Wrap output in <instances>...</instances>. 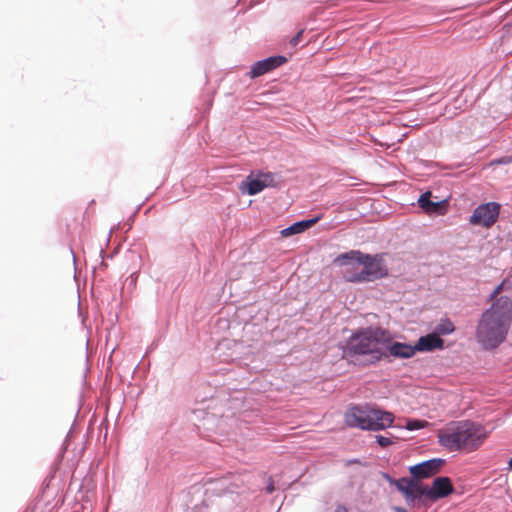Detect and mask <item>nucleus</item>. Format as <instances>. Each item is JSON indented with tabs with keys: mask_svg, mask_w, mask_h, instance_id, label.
<instances>
[{
	"mask_svg": "<svg viewBox=\"0 0 512 512\" xmlns=\"http://www.w3.org/2000/svg\"><path fill=\"white\" fill-rule=\"evenodd\" d=\"M394 419L393 413L370 405L350 406L344 414V421L347 426L361 430H383L390 427Z\"/></svg>",
	"mask_w": 512,
	"mask_h": 512,
	"instance_id": "4",
	"label": "nucleus"
},
{
	"mask_svg": "<svg viewBox=\"0 0 512 512\" xmlns=\"http://www.w3.org/2000/svg\"><path fill=\"white\" fill-rule=\"evenodd\" d=\"M389 353L395 358H410L415 355V345L394 342L389 346Z\"/></svg>",
	"mask_w": 512,
	"mask_h": 512,
	"instance_id": "15",
	"label": "nucleus"
},
{
	"mask_svg": "<svg viewBox=\"0 0 512 512\" xmlns=\"http://www.w3.org/2000/svg\"><path fill=\"white\" fill-rule=\"evenodd\" d=\"M274 490H275L274 483H273L272 479L270 478L269 483L266 487V491H267V493L271 494Z\"/></svg>",
	"mask_w": 512,
	"mask_h": 512,
	"instance_id": "22",
	"label": "nucleus"
},
{
	"mask_svg": "<svg viewBox=\"0 0 512 512\" xmlns=\"http://www.w3.org/2000/svg\"><path fill=\"white\" fill-rule=\"evenodd\" d=\"M376 441L383 448H386V447L390 446L391 444H393V440L390 437H386V436H382V435H377Z\"/></svg>",
	"mask_w": 512,
	"mask_h": 512,
	"instance_id": "19",
	"label": "nucleus"
},
{
	"mask_svg": "<svg viewBox=\"0 0 512 512\" xmlns=\"http://www.w3.org/2000/svg\"><path fill=\"white\" fill-rule=\"evenodd\" d=\"M453 492V486L448 477H438L436 478L431 488L425 486V496L431 500H437L439 498H443L448 496Z\"/></svg>",
	"mask_w": 512,
	"mask_h": 512,
	"instance_id": "8",
	"label": "nucleus"
},
{
	"mask_svg": "<svg viewBox=\"0 0 512 512\" xmlns=\"http://www.w3.org/2000/svg\"><path fill=\"white\" fill-rule=\"evenodd\" d=\"M427 425L428 422L424 420H408L406 423V428L408 430H418L426 427Z\"/></svg>",
	"mask_w": 512,
	"mask_h": 512,
	"instance_id": "17",
	"label": "nucleus"
},
{
	"mask_svg": "<svg viewBox=\"0 0 512 512\" xmlns=\"http://www.w3.org/2000/svg\"><path fill=\"white\" fill-rule=\"evenodd\" d=\"M438 330L442 334H449L454 331V325L451 321L445 320L439 325Z\"/></svg>",
	"mask_w": 512,
	"mask_h": 512,
	"instance_id": "18",
	"label": "nucleus"
},
{
	"mask_svg": "<svg viewBox=\"0 0 512 512\" xmlns=\"http://www.w3.org/2000/svg\"><path fill=\"white\" fill-rule=\"evenodd\" d=\"M502 289H503V284L498 285V286L494 289V291H493V293H492V295H491V298H496V297L498 296V294L502 291Z\"/></svg>",
	"mask_w": 512,
	"mask_h": 512,
	"instance_id": "21",
	"label": "nucleus"
},
{
	"mask_svg": "<svg viewBox=\"0 0 512 512\" xmlns=\"http://www.w3.org/2000/svg\"><path fill=\"white\" fill-rule=\"evenodd\" d=\"M508 466H509V469H511V470H512V458L509 460V462H508Z\"/></svg>",
	"mask_w": 512,
	"mask_h": 512,
	"instance_id": "24",
	"label": "nucleus"
},
{
	"mask_svg": "<svg viewBox=\"0 0 512 512\" xmlns=\"http://www.w3.org/2000/svg\"><path fill=\"white\" fill-rule=\"evenodd\" d=\"M286 61L287 59L284 56H273L258 61L252 65L249 75L251 78H257L276 69L277 67L286 63Z\"/></svg>",
	"mask_w": 512,
	"mask_h": 512,
	"instance_id": "9",
	"label": "nucleus"
},
{
	"mask_svg": "<svg viewBox=\"0 0 512 512\" xmlns=\"http://www.w3.org/2000/svg\"><path fill=\"white\" fill-rule=\"evenodd\" d=\"M273 177L271 174H263L259 178L250 179L243 183L242 189L246 190L247 194L255 195L261 192L264 188L271 185Z\"/></svg>",
	"mask_w": 512,
	"mask_h": 512,
	"instance_id": "12",
	"label": "nucleus"
},
{
	"mask_svg": "<svg viewBox=\"0 0 512 512\" xmlns=\"http://www.w3.org/2000/svg\"><path fill=\"white\" fill-rule=\"evenodd\" d=\"M302 34H303V30L299 31L290 41V43L295 46L299 43L301 37H302Z\"/></svg>",
	"mask_w": 512,
	"mask_h": 512,
	"instance_id": "20",
	"label": "nucleus"
},
{
	"mask_svg": "<svg viewBox=\"0 0 512 512\" xmlns=\"http://www.w3.org/2000/svg\"><path fill=\"white\" fill-rule=\"evenodd\" d=\"M334 512H348V509L345 506H338Z\"/></svg>",
	"mask_w": 512,
	"mask_h": 512,
	"instance_id": "23",
	"label": "nucleus"
},
{
	"mask_svg": "<svg viewBox=\"0 0 512 512\" xmlns=\"http://www.w3.org/2000/svg\"><path fill=\"white\" fill-rule=\"evenodd\" d=\"M389 341V334L382 328L369 327L353 333L347 341L346 353L352 355H365L368 364L380 361L385 352L382 346Z\"/></svg>",
	"mask_w": 512,
	"mask_h": 512,
	"instance_id": "3",
	"label": "nucleus"
},
{
	"mask_svg": "<svg viewBox=\"0 0 512 512\" xmlns=\"http://www.w3.org/2000/svg\"><path fill=\"white\" fill-rule=\"evenodd\" d=\"M444 464L442 459H431L410 467V473L418 478H427L438 473Z\"/></svg>",
	"mask_w": 512,
	"mask_h": 512,
	"instance_id": "10",
	"label": "nucleus"
},
{
	"mask_svg": "<svg viewBox=\"0 0 512 512\" xmlns=\"http://www.w3.org/2000/svg\"><path fill=\"white\" fill-rule=\"evenodd\" d=\"M347 259L351 260V263L353 264L362 265L359 273L349 274V282H370L376 279H381L388 274L382 255H369L364 254L359 250H351L347 253H343V256L339 261Z\"/></svg>",
	"mask_w": 512,
	"mask_h": 512,
	"instance_id": "5",
	"label": "nucleus"
},
{
	"mask_svg": "<svg viewBox=\"0 0 512 512\" xmlns=\"http://www.w3.org/2000/svg\"><path fill=\"white\" fill-rule=\"evenodd\" d=\"M512 320V301L507 296L496 298L483 312L476 327V339L486 350L495 349L508 334Z\"/></svg>",
	"mask_w": 512,
	"mask_h": 512,
	"instance_id": "1",
	"label": "nucleus"
},
{
	"mask_svg": "<svg viewBox=\"0 0 512 512\" xmlns=\"http://www.w3.org/2000/svg\"><path fill=\"white\" fill-rule=\"evenodd\" d=\"M320 217H315L312 219L302 220L292 224L291 226L281 230L280 234L282 237H290L295 234H300L305 230L309 229L313 225H315L319 221Z\"/></svg>",
	"mask_w": 512,
	"mask_h": 512,
	"instance_id": "14",
	"label": "nucleus"
},
{
	"mask_svg": "<svg viewBox=\"0 0 512 512\" xmlns=\"http://www.w3.org/2000/svg\"><path fill=\"white\" fill-rule=\"evenodd\" d=\"M394 484L403 493L407 503H413L421 496H425V486H422L417 480L401 478L394 481Z\"/></svg>",
	"mask_w": 512,
	"mask_h": 512,
	"instance_id": "7",
	"label": "nucleus"
},
{
	"mask_svg": "<svg viewBox=\"0 0 512 512\" xmlns=\"http://www.w3.org/2000/svg\"><path fill=\"white\" fill-rule=\"evenodd\" d=\"M443 347V340L437 334H428L419 338L415 344L416 352L432 351Z\"/></svg>",
	"mask_w": 512,
	"mask_h": 512,
	"instance_id": "13",
	"label": "nucleus"
},
{
	"mask_svg": "<svg viewBox=\"0 0 512 512\" xmlns=\"http://www.w3.org/2000/svg\"><path fill=\"white\" fill-rule=\"evenodd\" d=\"M343 256V254H340L338 255L336 258H335V263L341 267H343V275L345 277V279L348 281V276L349 274H354V273H359V271L361 270L362 268V265H358V264H353L351 263L352 261L351 260H344V261H339V259Z\"/></svg>",
	"mask_w": 512,
	"mask_h": 512,
	"instance_id": "16",
	"label": "nucleus"
},
{
	"mask_svg": "<svg viewBox=\"0 0 512 512\" xmlns=\"http://www.w3.org/2000/svg\"><path fill=\"white\" fill-rule=\"evenodd\" d=\"M439 444L449 451L472 452L487 438L485 428L473 421L452 422L438 431Z\"/></svg>",
	"mask_w": 512,
	"mask_h": 512,
	"instance_id": "2",
	"label": "nucleus"
},
{
	"mask_svg": "<svg viewBox=\"0 0 512 512\" xmlns=\"http://www.w3.org/2000/svg\"><path fill=\"white\" fill-rule=\"evenodd\" d=\"M499 213L500 204L496 202L481 204L475 208L469 222L473 225L490 228L497 221Z\"/></svg>",
	"mask_w": 512,
	"mask_h": 512,
	"instance_id": "6",
	"label": "nucleus"
},
{
	"mask_svg": "<svg viewBox=\"0 0 512 512\" xmlns=\"http://www.w3.org/2000/svg\"><path fill=\"white\" fill-rule=\"evenodd\" d=\"M430 198H431L430 191L423 193L418 199L419 206L428 214H433V213L439 214V215L445 214L446 209H447L446 201L443 200V201L434 202Z\"/></svg>",
	"mask_w": 512,
	"mask_h": 512,
	"instance_id": "11",
	"label": "nucleus"
}]
</instances>
